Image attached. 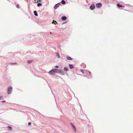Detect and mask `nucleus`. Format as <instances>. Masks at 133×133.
Listing matches in <instances>:
<instances>
[{"label":"nucleus","instance_id":"obj_1","mask_svg":"<svg viewBox=\"0 0 133 133\" xmlns=\"http://www.w3.org/2000/svg\"><path fill=\"white\" fill-rule=\"evenodd\" d=\"M12 88L11 86H9L7 92L8 94H10L11 93L12 90Z\"/></svg>","mask_w":133,"mask_h":133},{"label":"nucleus","instance_id":"obj_2","mask_svg":"<svg viewBox=\"0 0 133 133\" xmlns=\"http://www.w3.org/2000/svg\"><path fill=\"white\" fill-rule=\"evenodd\" d=\"M102 4L101 3H98L96 4V6L97 8H99L102 6Z\"/></svg>","mask_w":133,"mask_h":133},{"label":"nucleus","instance_id":"obj_3","mask_svg":"<svg viewBox=\"0 0 133 133\" xmlns=\"http://www.w3.org/2000/svg\"><path fill=\"white\" fill-rule=\"evenodd\" d=\"M95 5L94 4H92L90 7V9L91 10H93L95 8Z\"/></svg>","mask_w":133,"mask_h":133},{"label":"nucleus","instance_id":"obj_4","mask_svg":"<svg viewBox=\"0 0 133 133\" xmlns=\"http://www.w3.org/2000/svg\"><path fill=\"white\" fill-rule=\"evenodd\" d=\"M49 74L50 75H54L55 74V72L54 71V69L51 70L49 72Z\"/></svg>","mask_w":133,"mask_h":133},{"label":"nucleus","instance_id":"obj_5","mask_svg":"<svg viewBox=\"0 0 133 133\" xmlns=\"http://www.w3.org/2000/svg\"><path fill=\"white\" fill-rule=\"evenodd\" d=\"M54 71L55 73H59L61 72V71L60 70L57 69H54Z\"/></svg>","mask_w":133,"mask_h":133},{"label":"nucleus","instance_id":"obj_6","mask_svg":"<svg viewBox=\"0 0 133 133\" xmlns=\"http://www.w3.org/2000/svg\"><path fill=\"white\" fill-rule=\"evenodd\" d=\"M59 6V4H57L55 5L54 7V9H57Z\"/></svg>","mask_w":133,"mask_h":133},{"label":"nucleus","instance_id":"obj_7","mask_svg":"<svg viewBox=\"0 0 133 133\" xmlns=\"http://www.w3.org/2000/svg\"><path fill=\"white\" fill-rule=\"evenodd\" d=\"M66 58L68 60H72V59L70 56H67Z\"/></svg>","mask_w":133,"mask_h":133},{"label":"nucleus","instance_id":"obj_8","mask_svg":"<svg viewBox=\"0 0 133 133\" xmlns=\"http://www.w3.org/2000/svg\"><path fill=\"white\" fill-rule=\"evenodd\" d=\"M69 67L71 69H72L74 68V66L72 64H69Z\"/></svg>","mask_w":133,"mask_h":133},{"label":"nucleus","instance_id":"obj_9","mask_svg":"<svg viewBox=\"0 0 133 133\" xmlns=\"http://www.w3.org/2000/svg\"><path fill=\"white\" fill-rule=\"evenodd\" d=\"M66 19V17L65 16H63L62 17V19L63 20H65Z\"/></svg>","mask_w":133,"mask_h":133},{"label":"nucleus","instance_id":"obj_10","mask_svg":"<svg viewBox=\"0 0 133 133\" xmlns=\"http://www.w3.org/2000/svg\"><path fill=\"white\" fill-rule=\"evenodd\" d=\"M34 13L35 16H38V14H37V12L36 11H34Z\"/></svg>","mask_w":133,"mask_h":133},{"label":"nucleus","instance_id":"obj_11","mask_svg":"<svg viewBox=\"0 0 133 133\" xmlns=\"http://www.w3.org/2000/svg\"><path fill=\"white\" fill-rule=\"evenodd\" d=\"M68 68H67V67H65L64 68V70L65 71H67L68 70Z\"/></svg>","mask_w":133,"mask_h":133},{"label":"nucleus","instance_id":"obj_12","mask_svg":"<svg viewBox=\"0 0 133 133\" xmlns=\"http://www.w3.org/2000/svg\"><path fill=\"white\" fill-rule=\"evenodd\" d=\"M8 129L10 130H12V128L10 126H8Z\"/></svg>","mask_w":133,"mask_h":133},{"label":"nucleus","instance_id":"obj_13","mask_svg":"<svg viewBox=\"0 0 133 133\" xmlns=\"http://www.w3.org/2000/svg\"><path fill=\"white\" fill-rule=\"evenodd\" d=\"M117 5L119 8L122 7V5H120L118 4H117Z\"/></svg>","mask_w":133,"mask_h":133},{"label":"nucleus","instance_id":"obj_14","mask_svg":"<svg viewBox=\"0 0 133 133\" xmlns=\"http://www.w3.org/2000/svg\"><path fill=\"white\" fill-rule=\"evenodd\" d=\"M33 61L31 60H29L27 61V62L28 63H30L32 62Z\"/></svg>","mask_w":133,"mask_h":133},{"label":"nucleus","instance_id":"obj_15","mask_svg":"<svg viewBox=\"0 0 133 133\" xmlns=\"http://www.w3.org/2000/svg\"><path fill=\"white\" fill-rule=\"evenodd\" d=\"M42 5V4L41 3H38L37 4V6H41Z\"/></svg>","mask_w":133,"mask_h":133},{"label":"nucleus","instance_id":"obj_16","mask_svg":"<svg viewBox=\"0 0 133 133\" xmlns=\"http://www.w3.org/2000/svg\"><path fill=\"white\" fill-rule=\"evenodd\" d=\"M56 55L58 58H59L60 57V56L59 55L58 53H56Z\"/></svg>","mask_w":133,"mask_h":133},{"label":"nucleus","instance_id":"obj_17","mask_svg":"<svg viewBox=\"0 0 133 133\" xmlns=\"http://www.w3.org/2000/svg\"><path fill=\"white\" fill-rule=\"evenodd\" d=\"M62 4H64L65 3V2L64 0H63L62 1Z\"/></svg>","mask_w":133,"mask_h":133},{"label":"nucleus","instance_id":"obj_18","mask_svg":"<svg viewBox=\"0 0 133 133\" xmlns=\"http://www.w3.org/2000/svg\"><path fill=\"white\" fill-rule=\"evenodd\" d=\"M16 7L18 8H19V6L18 4H17L16 5Z\"/></svg>","mask_w":133,"mask_h":133},{"label":"nucleus","instance_id":"obj_19","mask_svg":"<svg viewBox=\"0 0 133 133\" xmlns=\"http://www.w3.org/2000/svg\"><path fill=\"white\" fill-rule=\"evenodd\" d=\"M80 71L82 72L83 74L84 73V72L82 70H81Z\"/></svg>","mask_w":133,"mask_h":133},{"label":"nucleus","instance_id":"obj_20","mask_svg":"<svg viewBox=\"0 0 133 133\" xmlns=\"http://www.w3.org/2000/svg\"><path fill=\"white\" fill-rule=\"evenodd\" d=\"M28 124L29 125H30L31 124V123L30 122H29L28 123Z\"/></svg>","mask_w":133,"mask_h":133},{"label":"nucleus","instance_id":"obj_21","mask_svg":"<svg viewBox=\"0 0 133 133\" xmlns=\"http://www.w3.org/2000/svg\"><path fill=\"white\" fill-rule=\"evenodd\" d=\"M55 68H58V66L56 65V66H55Z\"/></svg>","mask_w":133,"mask_h":133},{"label":"nucleus","instance_id":"obj_22","mask_svg":"<svg viewBox=\"0 0 133 133\" xmlns=\"http://www.w3.org/2000/svg\"><path fill=\"white\" fill-rule=\"evenodd\" d=\"M2 98V96H1L0 97V99Z\"/></svg>","mask_w":133,"mask_h":133},{"label":"nucleus","instance_id":"obj_23","mask_svg":"<svg viewBox=\"0 0 133 133\" xmlns=\"http://www.w3.org/2000/svg\"><path fill=\"white\" fill-rule=\"evenodd\" d=\"M72 126L74 128H75V126L74 125H72Z\"/></svg>","mask_w":133,"mask_h":133},{"label":"nucleus","instance_id":"obj_24","mask_svg":"<svg viewBox=\"0 0 133 133\" xmlns=\"http://www.w3.org/2000/svg\"><path fill=\"white\" fill-rule=\"evenodd\" d=\"M2 102H5V101H2Z\"/></svg>","mask_w":133,"mask_h":133},{"label":"nucleus","instance_id":"obj_25","mask_svg":"<svg viewBox=\"0 0 133 133\" xmlns=\"http://www.w3.org/2000/svg\"><path fill=\"white\" fill-rule=\"evenodd\" d=\"M55 21H54V20H53V21L52 23H53Z\"/></svg>","mask_w":133,"mask_h":133},{"label":"nucleus","instance_id":"obj_26","mask_svg":"<svg viewBox=\"0 0 133 133\" xmlns=\"http://www.w3.org/2000/svg\"><path fill=\"white\" fill-rule=\"evenodd\" d=\"M41 0H39V2H41Z\"/></svg>","mask_w":133,"mask_h":133},{"label":"nucleus","instance_id":"obj_27","mask_svg":"<svg viewBox=\"0 0 133 133\" xmlns=\"http://www.w3.org/2000/svg\"><path fill=\"white\" fill-rule=\"evenodd\" d=\"M54 22L55 23H57V22H56V21H55Z\"/></svg>","mask_w":133,"mask_h":133}]
</instances>
